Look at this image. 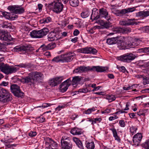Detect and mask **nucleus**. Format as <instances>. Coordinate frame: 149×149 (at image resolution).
<instances>
[{
  "instance_id": "nucleus-1",
  "label": "nucleus",
  "mask_w": 149,
  "mask_h": 149,
  "mask_svg": "<svg viewBox=\"0 0 149 149\" xmlns=\"http://www.w3.org/2000/svg\"><path fill=\"white\" fill-rule=\"evenodd\" d=\"M42 75L40 72H32L29 73L28 76L23 78L22 81L25 83H29L31 85L40 79Z\"/></svg>"
},
{
  "instance_id": "nucleus-2",
  "label": "nucleus",
  "mask_w": 149,
  "mask_h": 149,
  "mask_svg": "<svg viewBox=\"0 0 149 149\" xmlns=\"http://www.w3.org/2000/svg\"><path fill=\"white\" fill-rule=\"evenodd\" d=\"M107 69L105 67L100 66H93L92 68L90 67H85L84 66H80L75 69L73 71V73H80L90 70L96 71L98 72H102L105 71Z\"/></svg>"
},
{
  "instance_id": "nucleus-3",
  "label": "nucleus",
  "mask_w": 149,
  "mask_h": 149,
  "mask_svg": "<svg viewBox=\"0 0 149 149\" xmlns=\"http://www.w3.org/2000/svg\"><path fill=\"white\" fill-rule=\"evenodd\" d=\"M45 6L46 8H49L51 6H53L52 11L56 13H59L62 11L63 5L61 1L58 0H54L51 2L46 3Z\"/></svg>"
},
{
  "instance_id": "nucleus-4",
  "label": "nucleus",
  "mask_w": 149,
  "mask_h": 149,
  "mask_svg": "<svg viewBox=\"0 0 149 149\" xmlns=\"http://www.w3.org/2000/svg\"><path fill=\"white\" fill-rule=\"evenodd\" d=\"M19 70L18 68L10 66L7 64H5L3 63L0 62V70L7 75L15 73Z\"/></svg>"
},
{
  "instance_id": "nucleus-5",
  "label": "nucleus",
  "mask_w": 149,
  "mask_h": 149,
  "mask_svg": "<svg viewBox=\"0 0 149 149\" xmlns=\"http://www.w3.org/2000/svg\"><path fill=\"white\" fill-rule=\"evenodd\" d=\"M12 100V96L9 91L3 88L0 89V101L6 103Z\"/></svg>"
},
{
  "instance_id": "nucleus-6",
  "label": "nucleus",
  "mask_w": 149,
  "mask_h": 149,
  "mask_svg": "<svg viewBox=\"0 0 149 149\" xmlns=\"http://www.w3.org/2000/svg\"><path fill=\"white\" fill-rule=\"evenodd\" d=\"M61 144L62 149H72V143L70 137L67 135L63 136L61 139Z\"/></svg>"
},
{
  "instance_id": "nucleus-7",
  "label": "nucleus",
  "mask_w": 149,
  "mask_h": 149,
  "mask_svg": "<svg viewBox=\"0 0 149 149\" xmlns=\"http://www.w3.org/2000/svg\"><path fill=\"white\" fill-rule=\"evenodd\" d=\"M135 55L131 53H127L119 57V60L125 62H129L135 58Z\"/></svg>"
},
{
  "instance_id": "nucleus-8",
  "label": "nucleus",
  "mask_w": 149,
  "mask_h": 149,
  "mask_svg": "<svg viewBox=\"0 0 149 149\" xmlns=\"http://www.w3.org/2000/svg\"><path fill=\"white\" fill-rule=\"evenodd\" d=\"M135 8H127L125 9H122L121 10L113 9L111 12L117 16H123L124 15L129 12H132L134 11Z\"/></svg>"
},
{
  "instance_id": "nucleus-9",
  "label": "nucleus",
  "mask_w": 149,
  "mask_h": 149,
  "mask_svg": "<svg viewBox=\"0 0 149 149\" xmlns=\"http://www.w3.org/2000/svg\"><path fill=\"white\" fill-rule=\"evenodd\" d=\"M11 91L14 95L18 97L23 96L24 93L20 89V87L15 84L11 85L10 86Z\"/></svg>"
},
{
  "instance_id": "nucleus-10",
  "label": "nucleus",
  "mask_w": 149,
  "mask_h": 149,
  "mask_svg": "<svg viewBox=\"0 0 149 149\" xmlns=\"http://www.w3.org/2000/svg\"><path fill=\"white\" fill-rule=\"evenodd\" d=\"M8 9L12 11V13L13 12L15 14H21L24 13L25 11L23 8L16 5L9 6Z\"/></svg>"
},
{
  "instance_id": "nucleus-11",
  "label": "nucleus",
  "mask_w": 149,
  "mask_h": 149,
  "mask_svg": "<svg viewBox=\"0 0 149 149\" xmlns=\"http://www.w3.org/2000/svg\"><path fill=\"white\" fill-rule=\"evenodd\" d=\"M71 84V80L70 78H69L60 85L59 90L61 92L63 93L65 92Z\"/></svg>"
},
{
  "instance_id": "nucleus-12",
  "label": "nucleus",
  "mask_w": 149,
  "mask_h": 149,
  "mask_svg": "<svg viewBox=\"0 0 149 149\" xmlns=\"http://www.w3.org/2000/svg\"><path fill=\"white\" fill-rule=\"evenodd\" d=\"M77 52L85 54L91 53L95 54L97 52V50L94 48L91 47H84L77 50Z\"/></svg>"
},
{
  "instance_id": "nucleus-13",
  "label": "nucleus",
  "mask_w": 149,
  "mask_h": 149,
  "mask_svg": "<svg viewBox=\"0 0 149 149\" xmlns=\"http://www.w3.org/2000/svg\"><path fill=\"white\" fill-rule=\"evenodd\" d=\"M62 55L63 62H70L75 57L74 53L72 52L67 53Z\"/></svg>"
},
{
  "instance_id": "nucleus-14",
  "label": "nucleus",
  "mask_w": 149,
  "mask_h": 149,
  "mask_svg": "<svg viewBox=\"0 0 149 149\" xmlns=\"http://www.w3.org/2000/svg\"><path fill=\"white\" fill-rule=\"evenodd\" d=\"M120 36L108 38L107 39V42L109 45H113L116 44H120L123 40L119 39L120 38Z\"/></svg>"
},
{
  "instance_id": "nucleus-15",
  "label": "nucleus",
  "mask_w": 149,
  "mask_h": 149,
  "mask_svg": "<svg viewBox=\"0 0 149 149\" xmlns=\"http://www.w3.org/2000/svg\"><path fill=\"white\" fill-rule=\"evenodd\" d=\"M12 39L8 33L5 31H0V40L9 42Z\"/></svg>"
},
{
  "instance_id": "nucleus-16",
  "label": "nucleus",
  "mask_w": 149,
  "mask_h": 149,
  "mask_svg": "<svg viewBox=\"0 0 149 149\" xmlns=\"http://www.w3.org/2000/svg\"><path fill=\"white\" fill-rule=\"evenodd\" d=\"M116 33H122L123 34L128 33L131 31V29L128 27H118L113 29Z\"/></svg>"
},
{
  "instance_id": "nucleus-17",
  "label": "nucleus",
  "mask_w": 149,
  "mask_h": 149,
  "mask_svg": "<svg viewBox=\"0 0 149 149\" xmlns=\"http://www.w3.org/2000/svg\"><path fill=\"white\" fill-rule=\"evenodd\" d=\"M48 28H44L40 30L37 31V38H41L46 36L49 32Z\"/></svg>"
},
{
  "instance_id": "nucleus-18",
  "label": "nucleus",
  "mask_w": 149,
  "mask_h": 149,
  "mask_svg": "<svg viewBox=\"0 0 149 149\" xmlns=\"http://www.w3.org/2000/svg\"><path fill=\"white\" fill-rule=\"evenodd\" d=\"M142 136L141 133H137L133 137V141L135 145H138L141 141Z\"/></svg>"
},
{
  "instance_id": "nucleus-19",
  "label": "nucleus",
  "mask_w": 149,
  "mask_h": 149,
  "mask_svg": "<svg viewBox=\"0 0 149 149\" xmlns=\"http://www.w3.org/2000/svg\"><path fill=\"white\" fill-rule=\"evenodd\" d=\"M108 12L105 9L102 8L99 10L100 17H104L106 19L108 20Z\"/></svg>"
},
{
  "instance_id": "nucleus-20",
  "label": "nucleus",
  "mask_w": 149,
  "mask_h": 149,
  "mask_svg": "<svg viewBox=\"0 0 149 149\" xmlns=\"http://www.w3.org/2000/svg\"><path fill=\"white\" fill-rule=\"evenodd\" d=\"M57 36L56 33L54 31H51L48 35V39L49 41H52L57 40Z\"/></svg>"
},
{
  "instance_id": "nucleus-21",
  "label": "nucleus",
  "mask_w": 149,
  "mask_h": 149,
  "mask_svg": "<svg viewBox=\"0 0 149 149\" xmlns=\"http://www.w3.org/2000/svg\"><path fill=\"white\" fill-rule=\"evenodd\" d=\"M1 13L3 16L6 19H10L11 20H13L15 18L14 15H12V14L10 13L4 12H2Z\"/></svg>"
},
{
  "instance_id": "nucleus-22",
  "label": "nucleus",
  "mask_w": 149,
  "mask_h": 149,
  "mask_svg": "<svg viewBox=\"0 0 149 149\" xmlns=\"http://www.w3.org/2000/svg\"><path fill=\"white\" fill-rule=\"evenodd\" d=\"M72 140L79 148L81 149H84V147L82 142L78 138L73 137L72 138Z\"/></svg>"
},
{
  "instance_id": "nucleus-23",
  "label": "nucleus",
  "mask_w": 149,
  "mask_h": 149,
  "mask_svg": "<svg viewBox=\"0 0 149 149\" xmlns=\"http://www.w3.org/2000/svg\"><path fill=\"white\" fill-rule=\"evenodd\" d=\"M70 133L74 135H80L83 133L81 130L77 128H73L70 130Z\"/></svg>"
},
{
  "instance_id": "nucleus-24",
  "label": "nucleus",
  "mask_w": 149,
  "mask_h": 149,
  "mask_svg": "<svg viewBox=\"0 0 149 149\" xmlns=\"http://www.w3.org/2000/svg\"><path fill=\"white\" fill-rule=\"evenodd\" d=\"M94 19H97L100 18L99 15H98L97 9L96 8H93L92 12L91 18Z\"/></svg>"
},
{
  "instance_id": "nucleus-25",
  "label": "nucleus",
  "mask_w": 149,
  "mask_h": 149,
  "mask_svg": "<svg viewBox=\"0 0 149 149\" xmlns=\"http://www.w3.org/2000/svg\"><path fill=\"white\" fill-rule=\"evenodd\" d=\"M141 42L140 40L138 39H136L132 43L131 42H129L127 44V47H131L132 46L136 47L139 46Z\"/></svg>"
},
{
  "instance_id": "nucleus-26",
  "label": "nucleus",
  "mask_w": 149,
  "mask_h": 149,
  "mask_svg": "<svg viewBox=\"0 0 149 149\" xmlns=\"http://www.w3.org/2000/svg\"><path fill=\"white\" fill-rule=\"evenodd\" d=\"M136 15L137 17H147L149 16V10L146 11H140L136 13Z\"/></svg>"
},
{
  "instance_id": "nucleus-27",
  "label": "nucleus",
  "mask_w": 149,
  "mask_h": 149,
  "mask_svg": "<svg viewBox=\"0 0 149 149\" xmlns=\"http://www.w3.org/2000/svg\"><path fill=\"white\" fill-rule=\"evenodd\" d=\"M45 141L46 143H47L49 145V146H51L54 147H56L57 145L56 143L55 142L51 139L49 137L46 138Z\"/></svg>"
},
{
  "instance_id": "nucleus-28",
  "label": "nucleus",
  "mask_w": 149,
  "mask_h": 149,
  "mask_svg": "<svg viewBox=\"0 0 149 149\" xmlns=\"http://www.w3.org/2000/svg\"><path fill=\"white\" fill-rule=\"evenodd\" d=\"M110 130L112 132L113 136L114 137L115 139L118 142H120V139L119 136L118 135L116 130L115 128H112L110 129Z\"/></svg>"
},
{
  "instance_id": "nucleus-29",
  "label": "nucleus",
  "mask_w": 149,
  "mask_h": 149,
  "mask_svg": "<svg viewBox=\"0 0 149 149\" xmlns=\"http://www.w3.org/2000/svg\"><path fill=\"white\" fill-rule=\"evenodd\" d=\"M52 21V18L49 17L43 18L40 21L41 24H45L51 22Z\"/></svg>"
},
{
  "instance_id": "nucleus-30",
  "label": "nucleus",
  "mask_w": 149,
  "mask_h": 149,
  "mask_svg": "<svg viewBox=\"0 0 149 149\" xmlns=\"http://www.w3.org/2000/svg\"><path fill=\"white\" fill-rule=\"evenodd\" d=\"M29 47H19L18 48H16L14 47L13 49H11L12 51L14 52H21L22 51H27V48H29Z\"/></svg>"
},
{
  "instance_id": "nucleus-31",
  "label": "nucleus",
  "mask_w": 149,
  "mask_h": 149,
  "mask_svg": "<svg viewBox=\"0 0 149 149\" xmlns=\"http://www.w3.org/2000/svg\"><path fill=\"white\" fill-rule=\"evenodd\" d=\"M15 66L19 67L20 68H29L31 67V64L28 63H20L19 64L16 65Z\"/></svg>"
},
{
  "instance_id": "nucleus-32",
  "label": "nucleus",
  "mask_w": 149,
  "mask_h": 149,
  "mask_svg": "<svg viewBox=\"0 0 149 149\" xmlns=\"http://www.w3.org/2000/svg\"><path fill=\"white\" fill-rule=\"evenodd\" d=\"M81 77L79 76H75L73 77L72 84L73 85L77 84L81 80Z\"/></svg>"
},
{
  "instance_id": "nucleus-33",
  "label": "nucleus",
  "mask_w": 149,
  "mask_h": 149,
  "mask_svg": "<svg viewBox=\"0 0 149 149\" xmlns=\"http://www.w3.org/2000/svg\"><path fill=\"white\" fill-rule=\"evenodd\" d=\"M62 55L54 57L52 60V61L54 62H63V60Z\"/></svg>"
},
{
  "instance_id": "nucleus-34",
  "label": "nucleus",
  "mask_w": 149,
  "mask_h": 149,
  "mask_svg": "<svg viewBox=\"0 0 149 149\" xmlns=\"http://www.w3.org/2000/svg\"><path fill=\"white\" fill-rule=\"evenodd\" d=\"M69 3L70 5L73 7H76L79 4L78 0H70Z\"/></svg>"
},
{
  "instance_id": "nucleus-35",
  "label": "nucleus",
  "mask_w": 149,
  "mask_h": 149,
  "mask_svg": "<svg viewBox=\"0 0 149 149\" xmlns=\"http://www.w3.org/2000/svg\"><path fill=\"white\" fill-rule=\"evenodd\" d=\"M105 98L109 102H111L115 100L116 97L114 95L108 94L106 95Z\"/></svg>"
},
{
  "instance_id": "nucleus-36",
  "label": "nucleus",
  "mask_w": 149,
  "mask_h": 149,
  "mask_svg": "<svg viewBox=\"0 0 149 149\" xmlns=\"http://www.w3.org/2000/svg\"><path fill=\"white\" fill-rule=\"evenodd\" d=\"M86 142V146L88 149H94L95 148V144L93 142Z\"/></svg>"
},
{
  "instance_id": "nucleus-37",
  "label": "nucleus",
  "mask_w": 149,
  "mask_h": 149,
  "mask_svg": "<svg viewBox=\"0 0 149 149\" xmlns=\"http://www.w3.org/2000/svg\"><path fill=\"white\" fill-rule=\"evenodd\" d=\"M142 146L144 149H149V139L146 140L142 144Z\"/></svg>"
},
{
  "instance_id": "nucleus-38",
  "label": "nucleus",
  "mask_w": 149,
  "mask_h": 149,
  "mask_svg": "<svg viewBox=\"0 0 149 149\" xmlns=\"http://www.w3.org/2000/svg\"><path fill=\"white\" fill-rule=\"evenodd\" d=\"M90 14V12L88 10L82 12L81 14L83 18H86L88 17Z\"/></svg>"
},
{
  "instance_id": "nucleus-39",
  "label": "nucleus",
  "mask_w": 149,
  "mask_h": 149,
  "mask_svg": "<svg viewBox=\"0 0 149 149\" xmlns=\"http://www.w3.org/2000/svg\"><path fill=\"white\" fill-rule=\"evenodd\" d=\"M138 51V52L140 53L143 52L149 54V47H145L144 48L140 49Z\"/></svg>"
},
{
  "instance_id": "nucleus-40",
  "label": "nucleus",
  "mask_w": 149,
  "mask_h": 149,
  "mask_svg": "<svg viewBox=\"0 0 149 149\" xmlns=\"http://www.w3.org/2000/svg\"><path fill=\"white\" fill-rule=\"evenodd\" d=\"M130 132L132 135H133L136 132L137 128L135 126H132L130 128Z\"/></svg>"
},
{
  "instance_id": "nucleus-41",
  "label": "nucleus",
  "mask_w": 149,
  "mask_h": 149,
  "mask_svg": "<svg viewBox=\"0 0 149 149\" xmlns=\"http://www.w3.org/2000/svg\"><path fill=\"white\" fill-rule=\"evenodd\" d=\"M137 86V84H134L132 85L131 86H129L128 87H126L125 86H124L123 87V88L124 90L127 91L130 89H133L136 87Z\"/></svg>"
},
{
  "instance_id": "nucleus-42",
  "label": "nucleus",
  "mask_w": 149,
  "mask_h": 149,
  "mask_svg": "<svg viewBox=\"0 0 149 149\" xmlns=\"http://www.w3.org/2000/svg\"><path fill=\"white\" fill-rule=\"evenodd\" d=\"M2 27L3 28H12L11 24L10 23H8L7 22H4L2 25Z\"/></svg>"
},
{
  "instance_id": "nucleus-43",
  "label": "nucleus",
  "mask_w": 149,
  "mask_h": 149,
  "mask_svg": "<svg viewBox=\"0 0 149 149\" xmlns=\"http://www.w3.org/2000/svg\"><path fill=\"white\" fill-rule=\"evenodd\" d=\"M95 110L94 107L91 109H88L87 110L84 111L85 113L87 114H89L91 113L92 112L94 111Z\"/></svg>"
},
{
  "instance_id": "nucleus-44",
  "label": "nucleus",
  "mask_w": 149,
  "mask_h": 149,
  "mask_svg": "<svg viewBox=\"0 0 149 149\" xmlns=\"http://www.w3.org/2000/svg\"><path fill=\"white\" fill-rule=\"evenodd\" d=\"M55 78H54L50 81L49 82V85L50 86L53 87L57 85Z\"/></svg>"
},
{
  "instance_id": "nucleus-45",
  "label": "nucleus",
  "mask_w": 149,
  "mask_h": 149,
  "mask_svg": "<svg viewBox=\"0 0 149 149\" xmlns=\"http://www.w3.org/2000/svg\"><path fill=\"white\" fill-rule=\"evenodd\" d=\"M56 82L57 84L60 83L63 80V77H59L55 78Z\"/></svg>"
},
{
  "instance_id": "nucleus-46",
  "label": "nucleus",
  "mask_w": 149,
  "mask_h": 149,
  "mask_svg": "<svg viewBox=\"0 0 149 149\" xmlns=\"http://www.w3.org/2000/svg\"><path fill=\"white\" fill-rule=\"evenodd\" d=\"M127 25H136L137 24L136 22L134 21V19H127Z\"/></svg>"
},
{
  "instance_id": "nucleus-47",
  "label": "nucleus",
  "mask_w": 149,
  "mask_h": 149,
  "mask_svg": "<svg viewBox=\"0 0 149 149\" xmlns=\"http://www.w3.org/2000/svg\"><path fill=\"white\" fill-rule=\"evenodd\" d=\"M30 35L32 38H37V30L32 31L30 33Z\"/></svg>"
},
{
  "instance_id": "nucleus-48",
  "label": "nucleus",
  "mask_w": 149,
  "mask_h": 149,
  "mask_svg": "<svg viewBox=\"0 0 149 149\" xmlns=\"http://www.w3.org/2000/svg\"><path fill=\"white\" fill-rule=\"evenodd\" d=\"M37 121L40 123H43L45 120V118L42 116L38 117L37 118Z\"/></svg>"
},
{
  "instance_id": "nucleus-49",
  "label": "nucleus",
  "mask_w": 149,
  "mask_h": 149,
  "mask_svg": "<svg viewBox=\"0 0 149 149\" xmlns=\"http://www.w3.org/2000/svg\"><path fill=\"white\" fill-rule=\"evenodd\" d=\"M119 124L120 127H125L126 125L125 121L123 120H119Z\"/></svg>"
},
{
  "instance_id": "nucleus-50",
  "label": "nucleus",
  "mask_w": 149,
  "mask_h": 149,
  "mask_svg": "<svg viewBox=\"0 0 149 149\" xmlns=\"http://www.w3.org/2000/svg\"><path fill=\"white\" fill-rule=\"evenodd\" d=\"M117 67L120 71L125 72L126 70L124 66H120L117 65Z\"/></svg>"
},
{
  "instance_id": "nucleus-51",
  "label": "nucleus",
  "mask_w": 149,
  "mask_h": 149,
  "mask_svg": "<svg viewBox=\"0 0 149 149\" xmlns=\"http://www.w3.org/2000/svg\"><path fill=\"white\" fill-rule=\"evenodd\" d=\"M143 84L144 85H146L149 83V81L148 80V78L145 76L143 78Z\"/></svg>"
},
{
  "instance_id": "nucleus-52",
  "label": "nucleus",
  "mask_w": 149,
  "mask_h": 149,
  "mask_svg": "<svg viewBox=\"0 0 149 149\" xmlns=\"http://www.w3.org/2000/svg\"><path fill=\"white\" fill-rule=\"evenodd\" d=\"M52 104L48 103H43L41 107L44 108L47 107H48L50 106L51 105H52Z\"/></svg>"
},
{
  "instance_id": "nucleus-53",
  "label": "nucleus",
  "mask_w": 149,
  "mask_h": 149,
  "mask_svg": "<svg viewBox=\"0 0 149 149\" xmlns=\"http://www.w3.org/2000/svg\"><path fill=\"white\" fill-rule=\"evenodd\" d=\"M65 107V105H59L57 107L56 109L55 110L56 111H59L61 110V109H63Z\"/></svg>"
},
{
  "instance_id": "nucleus-54",
  "label": "nucleus",
  "mask_w": 149,
  "mask_h": 149,
  "mask_svg": "<svg viewBox=\"0 0 149 149\" xmlns=\"http://www.w3.org/2000/svg\"><path fill=\"white\" fill-rule=\"evenodd\" d=\"M37 134V133L36 132H31L29 133V135L30 137H34Z\"/></svg>"
},
{
  "instance_id": "nucleus-55",
  "label": "nucleus",
  "mask_w": 149,
  "mask_h": 149,
  "mask_svg": "<svg viewBox=\"0 0 149 149\" xmlns=\"http://www.w3.org/2000/svg\"><path fill=\"white\" fill-rule=\"evenodd\" d=\"M102 119L101 118H94V121L95 122L94 124L96 123L97 122L98 123H100L102 120Z\"/></svg>"
},
{
  "instance_id": "nucleus-56",
  "label": "nucleus",
  "mask_w": 149,
  "mask_h": 149,
  "mask_svg": "<svg viewBox=\"0 0 149 149\" xmlns=\"http://www.w3.org/2000/svg\"><path fill=\"white\" fill-rule=\"evenodd\" d=\"M127 20H123L121 21L120 22V24L123 25H127Z\"/></svg>"
},
{
  "instance_id": "nucleus-57",
  "label": "nucleus",
  "mask_w": 149,
  "mask_h": 149,
  "mask_svg": "<svg viewBox=\"0 0 149 149\" xmlns=\"http://www.w3.org/2000/svg\"><path fill=\"white\" fill-rule=\"evenodd\" d=\"M118 117L116 115H114L113 116H111L109 118V119L110 121H112L117 119Z\"/></svg>"
},
{
  "instance_id": "nucleus-58",
  "label": "nucleus",
  "mask_w": 149,
  "mask_h": 149,
  "mask_svg": "<svg viewBox=\"0 0 149 149\" xmlns=\"http://www.w3.org/2000/svg\"><path fill=\"white\" fill-rule=\"evenodd\" d=\"M79 92L80 93H86L88 92V90L86 88H81L79 90Z\"/></svg>"
},
{
  "instance_id": "nucleus-59",
  "label": "nucleus",
  "mask_w": 149,
  "mask_h": 149,
  "mask_svg": "<svg viewBox=\"0 0 149 149\" xmlns=\"http://www.w3.org/2000/svg\"><path fill=\"white\" fill-rule=\"evenodd\" d=\"M8 84V82L3 81L0 84V86H7Z\"/></svg>"
},
{
  "instance_id": "nucleus-60",
  "label": "nucleus",
  "mask_w": 149,
  "mask_h": 149,
  "mask_svg": "<svg viewBox=\"0 0 149 149\" xmlns=\"http://www.w3.org/2000/svg\"><path fill=\"white\" fill-rule=\"evenodd\" d=\"M88 120H87V121L89 122H91V124L92 125H94V123H95V122L93 120L94 118H88Z\"/></svg>"
},
{
  "instance_id": "nucleus-61",
  "label": "nucleus",
  "mask_w": 149,
  "mask_h": 149,
  "mask_svg": "<svg viewBox=\"0 0 149 149\" xmlns=\"http://www.w3.org/2000/svg\"><path fill=\"white\" fill-rule=\"evenodd\" d=\"M143 31L146 33H149V26H146L144 28Z\"/></svg>"
},
{
  "instance_id": "nucleus-62",
  "label": "nucleus",
  "mask_w": 149,
  "mask_h": 149,
  "mask_svg": "<svg viewBox=\"0 0 149 149\" xmlns=\"http://www.w3.org/2000/svg\"><path fill=\"white\" fill-rule=\"evenodd\" d=\"M79 33V31L77 29H75L73 32V35L74 36H77Z\"/></svg>"
},
{
  "instance_id": "nucleus-63",
  "label": "nucleus",
  "mask_w": 149,
  "mask_h": 149,
  "mask_svg": "<svg viewBox=\"0 0 149 149\" xmlns=\"http://www.w3.org/2000/svg\"><path fill=\"white\" fill-rule=\"evenodd\" d=\"M0 51L5 52H7L8 50L6 47H0Z\"/></svg>"
},
{
  "instance_id": "nucleus-64",
  "label": "nucleus",
  "mask_w": 149,
  "mask_h": 149,
  "mask_svg": "<svg viewBox=\"0 0 149 149\" xmlns=\"http://www.w3.org/2000/svg\"><path fill=\"white\" fill-rule=\"evenodd\" d=\"M57 147V146L56 147H53L52 146H48L45 149H58L56 148Z\"/></svg>"
}]
</instances>
